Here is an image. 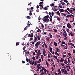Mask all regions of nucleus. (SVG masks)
Segmentation results:
<instances>
[{"instance_id":"nucleus-1","label":"nucleus","mask_w":75,"mask_h":75,"mask_svg":"<svg viewBox=\"0 0 75 75\" xmlns=\"http://www.w3.org/2000/svg\"><path fill=\"white\" fill-rule=\"evenodd\" d=\"M49 18V15H47V16H45L43 18V20L44 22H46V23H48L50 21V20L48 19Z\"/></svg>"},{"instance_id":"nucleus-2","label":"nucleus","mask_w":75,"mask_h":75,"mask_svg":"<svg viewBox=\"0 0 75 75\" xmlns=\"http://www.w3.org/2000/svg\"><path fill=\"white\" fill-rule=\"evenodd\" d=\"M40 45V42H38L37 43H36L35 45V46L36 48H38L39 47V45Z\"/></svg>"},{"instance_id":"nucleus-3","label":"nucleus","mask_w":75,"mask_h":75,"mask_svg":"<svg viewBox=\"0 0 75 75\" xmlns=\"http://www.w3.org/2000/svg\"><path fill=\"white\" fill-rule=\"evenodd\" d=\"M67 10H68L69 12L70 13H71V14H74L72 12H73V10H71V9H69V8H67Z\"/></svg>"},{"instance_id":"nucleus-4","label":"nucleus","mask_w":75,"mask_h":75,"mask_svg":"<svg viewBox=\"0 0 75 75\" xmlns=\"http://www.w3.org/2000/svg\"><path fill=\"white\" fill-rule=\"evenodd\" d=\"M36 55L38 56H40V55H41V53L40 52V50H38V53L36 54Z\"/></svg>"},{"instance_id":"nucleus-5","label":"nucleus","mask_w":75,"mask_h":75,"mask_svg":"<svg viewBox=\"0 0 75 75\" xmlns=\"http://www.w3.org/2000/svg\"><path fill=\"white\" fill-rule=\"evenodd\" d=\"M70 16H71V17H73L74 18H75V17H74V16L72 14L68 15L67 16H66V18H68V17H69Z\"/></svg>"},{"instance_id":"nucleus-6","label":"nucleus","mask_w":75,"mask_h":75,"mask_svg":"<svg viewBox=\"0 0 75 75\" xmlns=\"http://www.w3.org/2000/svg\"><path fill=\"white\" fill-rule=\"evenodd\" d=\"M28 36L31 38L33 37H34V34H33V33H31L30 35L29 34Z\"/></svg>"},{"instance_id":"nucleus-7","label":"nucleus","mask_w":75,"mask_h":75,"mask_svg":"<svg viewBox=\"0 0 75 75\" xmlns=\"http://www.w3.org/2000/svg\"><path fill=\"white\" fill-rule=\"evenodd\" d=\"M34 42L35 43L36 42H37V41H38V39H37V38L36 37H35V38L34 39Z\"/></svg>"},{"instance_id":"nucleus-8","label":"nucleus","mask_w":75,"mask_h":75,"mask_svg":"<svg viewBox=\"0 0 75 75\" xmlns=\"http://www.w3.org/2000/svg\"><path fill=\"white\" fill-rule=\"evenodd\" d=\"M67 26L68 28H71L72 27V26L71 25L69 24V23H68L67 25Z\"/></svg>"},{"instance_id":"nucleus-9","label":"nucleus","mask_w":75,"mask_h":75,"mask_svg":"<svg viewBox=\"0 0 75 75\" xmlns=\"http://www.w3.org/2000/svg\"><path fill=\"white\" fill-rule=\"evenodd\" d=\"M50 39H51V38H46V41H47V42H50Z\"/></svg>"},{"instance_id":"nucleus-10","label":"nucleus","mask_w":75,"mask_h":75,"mask_svg":"<svg viewBox=\"0 0 75 75\" xmlns=\"http://www.w3.org/2000/svg\"><path fill=\"white\" fill-rule=\"evenodd\" d=\"M49 49L50 52L51 53H52V48H51L50 46H49Z\"/></svg>"},{"instance_id":"nucleus-11","label":"nucleus","mask_w":75,"mask_h":75,"mask_svg":"<svg viewBox=\"0 0 75 75\" xmlns=\"http://www.w3.org/2000/svg\"><path fill=\"white\" fill-rule=\"evenodd\" d=\"M50 16V17H49V19L51 22H52V16H51V15Z\"/></svg>"},{"instance_id":"nucleus-12","label":"nucleus","mask_w":75,"mask_h":75,"mask_svg":"<svg viewBox=\"0 0 75 75\" xmlns=\"http://www.w3.org/2000/svg\"><path fill=\"white\" fill-rule=\"evenodd\" d=\"M49 35L51 38H52V35H51V33H49Z\"/></svg>"},{"instance_id":"nucleus-13","label":"nucleus","mask_w":75,"mask_h":75,"mask_svg":"<svg viewBox=\"0 0 75 75\" xmlns=\"http://www.w3.org/2000/svg\"><path fill=\"white\" fill-rule=\"evenodd\" d=\"M26 55H27V54H30V52L29 51H27L25 53Z\"/></svg>"},{"instance_id":"nucleus-14","label":"nucleus","mask_w":75,"mask_h":75,"mask_svg":"<svg viewBox=\"0 0 75 75\" xmlns=\"http://www.w3.org/2000/svg\"><path fill=\"white\" fill-rule=\"evenodd\" d=\"M64 64H68V61H67L66 60H64Z\"/></svg>"},{"instance_id":"nucleus-15","label":"nucleus","mask_w":75,"mask_h":75,"mask_svg":"<svg viewBox=\"0 0 75 75\" xmlns=\"http://www.w3.org/2000/svg\"><path fill=\"white\" fill-rule=\"evenodd\" d=\"M41 58L42 59V61L44 60V55H43L42 54L41 56Z\"/></svg>"},{"instance_id":"nucleus-16","label":"nucleus","mask_w":75,"mask_h":75,"mask_svg":"<svg viewBox=\"0 0 75 75\" xmlns=\"http://www.w3.org/2000/svg\"><path fill=\"white\" fill-rule=\"evenodd\" d=\"M69 34L71 35V36H72V37L74 36V33L72 32H70Z\"/></svg>"},{"instance_id":"nucleus-17","label":"nucleus","mask_w":75,"mask_h":75,"mask_svg":"<svg viewBox=\"0 0 75 75\" xmlns=\"http://www.w3.org/2000/svg\"><path fill=\"white\" fill-rule=\"evenodd\" d=\"M60 61V62H64V59L63 58H61Z\"/></svg>"},{"instance_id":"nucleus-18","label":"nucleus","mask_w":75,"mask_h":75,"mask_svg":"<svg viewBox=\"0 0 75 75\" xmlns=\"http://www.w3.org/2000/svg\"><path fill=\"white\" fill-rule=\"evenodd\" d=\"M45 53H46V51H44L43 52V55H44V56H45V57L46 56V55H45Z\"/></svg>"},{"instance_id":"nucleus-19","label":"nucleus","mask_w":75,"mask_h":75,"mask_svg":"<svg viewBox=\"0 0 75 75\" xmlns=\"http://www.w3.org/2000/svg\"><path fill=\"white\" fill-rule=\"evenodd\" d=\"M56 37H57V38H61V36H60L59 35H56Z\"/></svg>"},{"instance_id":"nucleus-20","label":"nucleus","mask_w":75,"mask_h":75,"mask_svg":"<svg viewBox=\"0 0 75 75\" xmlns=\"http://www.w3.org/2000/svg\"><path fill=\"white\" fill-rule=\"evenodd\" d=\"M59 11H60V12H64V10H63V9H60Z\"/></svg>"},{"instance_id":"nucleus-21","label":"nucleus","mask_w":75,"mask_h":75,"mask_svg":"<svg viewBox=\"0 0 75 75\" xmlns=\"http://www.w3.org/2000/svg\"><path fill=\"white\" fill-rule=\"evenodd\" d=\"M55 55H57L58 56H59V54L57 52H55Z\"/></svg>"},{"instance_id":"nucleus-22","label":"nucleus","mask_w":75,"mask_h":75,"mask_svg":"<svg viewBox=\"0 0 75 75\" xmlns=\"http://www.w3.org/2000/svg\"><path fill=\"white\" fill-rule=\"evenodd\" d=\"M63 1L66 3H67L68 2V1L67 0H63Z\"/></svg>"},{"instance_id":"nucleus-23","label":"nucleus","mask_w":75,"mask_h":75,"mask_svg":"<svg viewBox=\"0 0 75 75\" xmlns=\"http://www.w3.org/2000/svg\"><path fill=\"white\" fill-rule=\"evenodd\" d=\"M52 6V7H53L54 6V3H52L50 4V6Z\"/></svg>"},{"instance_id":"nucleus-24","label":"nucleus","mask_w":75,"mask_h":75,"mask_svg":"<svg viewBox=\"0 0 75 75\" xmlns=\"http://www.w3.org/2000/svg\"><path fill=\"white\" fill-rule=\"evenodd\" d=\"M44 73H45V74H47V70H46V69H44Z\"/></svg>"},{"instance_id":"nucleus-25","label":"nucleus","mask_w":75,"mask_h":75,"mask_svg":"<svg viewBox=\"0 0 75 75\" xmlns=\"http://www.w3.org/2000/svg\"><path fill=\"white\" fill-rule=\"evenodd\" d=\"M63 35L64 36V37H67V34H64V33L63 34Z\"/></svg>"},{"instance_id":"nucleus-26","label":"nucleus","mask_w":75,"mask_h":75,"mask_svg":"<svg viewBox=\"0 0 75 75\" xmlns=\"http://www.w3.org/2000/svg\"><path fill=\"white\" fill-rule=\"evenodd\" d=\"M56 52H59V49L58 48H57L56 49Z\"/></svg>"},{"instance_id":"nucleus-27","label":"nucleus","mask_w":75,"mask_h":75,"mask_svg":"<svg viewBox=\"0 0 75 75\" xmlns=\"http://www.w3.org/2000/svg\"><path fill=\"white\" fill-rule=\"evenodd\" d=\"M43 2H41L39 3V5H42V4L43 5L44 4H43Z\"/></svg>"},{"instance_id":"nucleus-28","label":"nucleus","mask_w":75,"mask_h":75,"mask_svg":"<svg viewBox=\"0 0 75 75\" xmlns=\"http://www.w3.org/2000/svg\"><path fill=\"white\" fill-rule=\"evenodd\" d=\"M36 38H38V40H40V38L39 36H37Z\"/></svg>"},{"instance_id":"nucleus-29","label":"nucleus","mask_w":75,"mask_h":75,"mask_svg":"<svg viewBox=\"0 0 75 75\" xmlns=\"http://www.w3.org/2000/svg\"><path fill=\"white\" fill-rule=\"evenodd\" d=\"M44 10H48V8H47L46 7H45L44 8H43Z\"/></svg>"},{"instance_id":"nucleus-30","label":"nucleus","mask_w":75,"mask_h":75,"mask_svg":"<svg viewBox=\"0 0 75 75\" xmlns=\"http://www.w3.org/2000/svg\"><path fill=\"white\" fill-rule=\"evenodd\" d=\"M64 72L65 74H66V75L68 74V73H67V71L65 70Z\"/></svg>"},{"instance_id":"nucleus-31","label":"nucleus","mask_w":75,"mask_h":75,"mask_svg":"<svg viewBox=\"0 0 75 75\" xmlns=\"http://www.w3.org/2000/svg\"><path fill=\"white\" fill-rule=\"evenodd\" d=\"M53 57H54V58H55V59H57V56H55V55H54V56H53Z\"/></svg>"},{"instance_id":"nucleus-32","label":"nucleus","mask_w":75,"mask_h":75,"mask_svg":"<svg viewBox=\"0 0 75 75\" xmlns=\"http://www.w3.org/2000/svg\"><path fill=\"white\" fill-rule=\"evenodd\" d=\"M57 13L58 16H60V13H59V11H57Z\"/></svg>"},{"instance_id":"nucleus-33","label":"nucleus","mask_w":75,"mask_h":75,"mask_svg":"<svg viewBox=\"0 0 75 75\" xmlns=\"http://www.w3.org/2000/svg\"><path fill=\"white\" fill-rule=\"evenodd\" d=\"M54 12H52L51 15H52V17H53V16H54Z\"/></svg>"},{"instance_id":"nucleus-34","label":"nucleus","mask_w":75,"mask_h":75,"mask_svg":"<svg viewBox=\"0 0 75 75\" xmlns=\"http://www.w3.org/2000/svg\"><path fill=\"white\" fill-rule=\"evenodd\" d=\"M58 5H59V6H58V7H60L61 8H62V6H61V5H59V4H58Z\"/></svg>"},{"instance_id":"nucleus-35","label":"nucleus","mask_w":75,"mask_h":75,"mask_svg":"<svg viewBox=\"0 0 75 75\" xmlns=\"http://www.w3.org/2000/svg\"><path fill=\"white\" fill-rule=\"evenodd\" d=\"M74 18H73V20L71 21H70V23H72V22H74Z\"/></svg>"},{"instance_id":"nucleus-36","label":"nucleus","mask_w":75,"mask_h":75,"mask_svg":"<svg viewBox=\"0 0 75 75\" xmlns=\"http://www.w3.org/2000/svg\"><path fill=\"white\" fill-rule=\"evenodd\" d=\"M53 30L54 32H57V30L56 29H53Z\"/></svg>"},{"instance_id":"nucleus-37","label":"nucleus","mask_w":75,"mask_h":75,"mask_svg":"<svg viewBox=\"0 0 75 75\" xmlns=\"http://www.w3.org/2000/svg\"><path fill=\"white\" fill-rule=\"evenodd\" d=\"M32 59H33V60H35V57L34 56L33 57Z\"/></svg>"},{"instance_id":"nucleus-38","label":"nucleus","mask_w":75,"mask_h":75,"mask_svg":"<svg viewBox=\"0 0 75 75\" xmlns=\"http://www.w3.org/2000/svg\"><path fill=\"white\" fill-rule=\"evenodd\" d=\"M34 42L33 41L30 42V43H31L33 45H34Z\"/></svg>"},{"instance_id":"nucleus-39","label":"nucleus","mask_w":75,"mask_h":75,"mask_svg":"<svg viewBox=\"0 0 75 75\" xmlns=\"http://www.w3.org/2000/svg\"><path fill=\"white\" fill-rule=\"evenodd\" d=\"M53 10L54 11H57V10H58V9L54 8L53 9Z\"/></svg>"},{"instance_id":"nucleus-40","label":"nucleus","mask_w":75,"mask_h":75,"mask_svg":"<svg viewBox=\"0 0 75 75\" xmlns=\"http://www.w3.org/2000/svg\"><path fill=\"white\" fill-rule=\"evenodd\" d=\"M46 65H47V67H48L49 65V64H48V62H47V61H46Z\"/></svg>"},{"instance_id":"nucleus-41","label":"nucleus","mask_w":75,"mask_h":75,"mask_svg":"<svg viewBox=\"0 0 75 75\" xmlns=\"http://www.w3.org/2000/svg\"><path fill=\"white\" fill-rule=\"evenodd\" d=\"M44 69H45V68H44V67H43L42 68V72H43V71H44Z\"/></svg>"},{"instance_id":"nucleus-42","label":"nucleus","mask_w":75,"mask_h":75,"mask_svg":"<svg viewBox=\"0 0 75 75\" xmlns=\"http://www.w3.org/2000/svg\"><path fill=\"white\" fill-rule=\"evenodd\" d=\"M54 45H55V46H57V43L54 42Z\"/></svg>"},{"instance_id":"nucleus-43","label":"nucleus","mask_w":75,"mask_h":75,"mask_svg":"<svg viewBox=\"0 0 75 75\" xmlns=\"http://www.w3.org/2000/svg\"><path fill=\"white\" fill-rule=\"evenodd\" d=\"M54 17V18H57L58 17V16H55Z\"/></svg>"},{"instance_id":"nucleus-44","label":"nucleus","mask_w":75,"mask_h":75,"mask_svg":"<svg viewBox=\"0 0 75 75\" xmlns=\"http://www.w3.org/2000/svg\"><path fill=\"white\" fill-rule=\"evenodd\" d=\"M39 56H38L37 55V56H36V59H38V58H39Z\"/></svg>"},{"instance_id":"nucleus-45","label":"nucleus","mask_w":75,"mask_h":75,"mask_svg":"<svg viewBox=\"0 0 75 75\" xmlns=\"http://www.w3.org/2000/svg\"><path fill=\"white\" fill-rule=\"evenodd\" d=\"M67 59H68V64H69L70 63V60H69V58H67Z\"/></svg>"},{"instance_id":"nucleus-46","label":"nucleus","mask_w":75,"mask_h":75,"mask_svg":"<svg viewBox=\"0 0 75 75\" xmlns=\"http://www.w3.org/2000/svg\"><path fill=\"white\" fill-rule=\"evenodd\" d=\"M67 59H68V64H69L70 63V60H69V58H67Z\"/></svg>"},{"instance_id":"nucleus-47","label":"nucleus","mask_w":75,"mask_h":75,"mask_svg":"<svg viewBox=\"0 0 75 75\" xmlns=\"http://www.w3.org/2000/svg\"><path fill=\"white\" fill-rule=\"evenodd\" d=\"M35 66H36L37 65V62H36V61H35V64H34Z\"/></svg>"},{"instance_id":"nucleus-48","label":"nucleus","mask_w":75,"mask_h":75,"mask_svg":"<svg viewBox=\"0 0 75 75\" xmlns=\"http://www.w3.org/2000/svg\"><path fill=\"white\" fill-rule=\"evenodd\" d=\"M29 14V15H32V13H31V11H30V13Z\"/></svg>"},{"instance_id":"nucleus-49","label":"nucleus","mask_w":75,"mask_h":75,"mask_svg":"<svg viewBox=\"0 0 75 75\" xmlns=\"http://www.w3.org/2000/svg\"><path fill=\"white\" fill-rule=\"evenodd\" d=\"M39 6L40 7H42V8H43V5H39Z\"/></svg>"},{"instance_id":"nucleus-50","label":"nucleus","mask_w":75,"mask_h":75,"mask_svg":"<svg viewBox=\"0 0 75 75\" xmlns=\"http://www.w3.org/2000/svg\"><path fill=\"white\" fill-rule=\"evenodd\" d=\"M16 46H17V45H19V42H16Z\"/></svg>"},{"instance_id":"nucleus-51","label":"nucleus","mask_w":75,"mask_h":75,"mask_svg":"<svg viewBox=\"0 0 75 75\" xmlns=\"http://www.w3.org/2000/svg\"><path fill=\"white\" fill-rule=\"evenodd\" d=\"M30 18H31V17L29 16H27V19H28V20H29V19H30Z\"/></svg>"},{"instance_id":"nucleus-52","label":"nucleus","mask_w":75,"mask_h":75,"mask_svg":"<svg viewBox=\"0 0 75 75\" xmlns=\"http://www.w3.org/2000/svg\"><path fill=\"white\" fill-rule=\"evenodd\" d=\"M40 65H41V64L39 63V64H38L37 65V66L38 67H40Z\"/></svg>"},{"instance_id":"nucleus-53","label":"nucleus","mask_w":75,"mask_h":75,"mask_svg":"<svg viewBox=\"0 0 75 75\" xmlns=\"http://www.w3.org/2000/svg\"><path fill=\"white\" fill-rule=\"evenodd\" d=\"M26 60L27 62H29V59H28V58H26Z\"/></svg>"},{"instance_id":"nucleus-54","label":"nucleus","mask_w":75,"mask_h":75,"mask_svg":"<svg viewBox=\"0 0 75 75\" xmlns=\"http://www.w3.org/2000/svg\"><path fill=\"white\" fill-rule=\"evenodd\" d=\"M64 12H65V13H68V11H67V10H64Z\"/></svg>"},{"instance_id":"nucleus-55","label":"nucleus","mask_w":75,"mask_h":75,"mask_svg":"<svg viewBox=\"0 0 75 75\" xmlns=\"http://www.w3.org/2000/svg\"><path fill=\"white\" fill-rule=\"evenodd\" d=\"M70 45H71L72 46H74L75 45H74V44L72 43H70Z\"/></svg>"},{"instance_id":"nucleus-56","label":"nucleus","mask_w":75,"mask_h":75,"mask_svg":"<svg viewBox=\"0 0 75 75\" xmlns=\"http://www.w3.org/2000/svg\"><path fill=\"white\" fill-rule=\"evenodd\" d=\"M34 64V61H33L32 62L31 64L32 65H33Z\"/></svg>"},{"instance_id":"nucleus-57","label":"nucleus","mask_w":75,"mask_h":75,"mask_svg":"<svg viewBox=\"0 0 75 75\" xmlns=\"http://www.w3.org/2000/svg\"><path fill=\"white\" fill-rule=\"evenodd\" d=\"M70 31V30L69 29H67L66 30V31L68 32V33H69V32Z\"/></svg>"},{"instance_id":"nucleus-58","label":"nucleus","mask_w":75,"mask_h":75,"mask_svg":"<svg viewBox=\"0 0 75 75\" xmlns=\"http://www.w3.org/2000/svg\"><path fill=\"white\" fill-rule=\"evenodd\" d=\"M60 65H62V66H64V64L62 63H61L60 64Z\"/></svg>"},{"instance_id":"nucleus-59","label":"nucleus","mask_w":75,"mask_h":75,"mask_svg":"<svg viewBox=\"0 0 75 75\" xmlns=\"http://www.w3.org/2000/svg\"><path fill=\"white\" fill-rule=\"evenodd\" d=\"M27 25L28 27H30V24L29 23L27 24Z\"/></svg>"},{"instance_id":"nucleus-60","label":"nucleus","mask_w":75,"mask_h":75,"mask_svg":"<svg viewBox=\"0 0 75 75\" xmlns=\"http://www.w3.org/2000/svg\"><path fill=\"white\" fill-rule=\"evenodd\" d=\"M61 46L62 47H65V45H63L62 44L61 45Z\"/></svg>"},{"instance_id":"nucleus-61","label":"nucleus","mask_w":75,"mask_h":75,"mask_svg":"<svg viewBox=\"0 0 75 75\" xmlns=\"http://www.w3.org/2000/svg\"><path fill=\"white\" fill-rule=\"evenodd\" d=\"M63 31H64V34H67V32H66V31H65V30H63Z\"/></svg>"},{"instance_id":"nucleus-62","label":"nucleus","mask_w":75,"mask_h":75,"mask_svg":"<svg viewBox=\"0 0 75 75\" xmlns=\"http://www.w3.org/2000/svg\"><path fill=\"white\" fill-rule=\"evenodd\" d=\"M73 54H75V49H74L73 51Z\"/></svg>"},{"instance_id":"nucleus-63","label":"nucleus","mask_w":75,"mask_h":75,"mask_svg":"<svg viewBox=\"0 0 75 75\" xmlns=\"http://www.w3.org/2000/svg\"><path fill=\"white\" fill-rule=\"evenodd\" d=\"M72 63L74 65L75 64V62L74 61H72Z\"/></svg>"},{"instance_id":"nucleus-64","label":"nucleus","mask_w":75,"mask_h":75,"mask_svg":"<svg viewBox=\"0 0 75 75\" xmlns=\"http://www.w3.org/2000/svg\"><path fill=\"white\" fill-rule=\"evenodd\" d=\"M44 73L42 72V73L40 74V75H44Z\"/></svg>"}]
</instances>
